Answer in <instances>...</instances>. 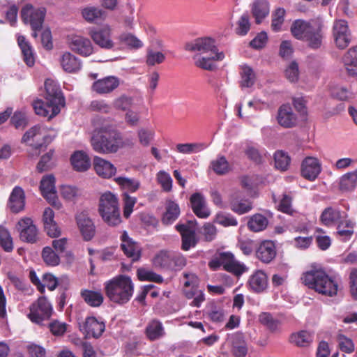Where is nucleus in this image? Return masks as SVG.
Wrapping results in <instances>:
<instances>
[{
	"label": "nucleus",
	"instance_id": "nucleus-19",
	"mask_svg": "<svg viewBox=\"0 0 357 357\" xmlns=\"http://www.w3.org/2000/svg\"><path fill=\"white\" fill-rule=\"evenodd\" d=\"M54 184V176L53 175H47L43 177L40 185V190L43 197L52 205H55L57 200Z\"/></svg>",
	"mask_w": 357,
	"mask_h": 357
},
{
	"label": "nucleus",
	"instance_id": "nucleus-45",
	"mask_svg": "<svg viewBox=\"0 0 357 357\" xmlns=\"http://www.w3.org/2000/svg\"><path fill=\"white\" fill-rule=\"evenodd\" d=\"M41 257L44 263L48 266H56L60 263L59 255L50 246L43 248Z\"/></svg>",
	"mask_w": 357,
	"mask_h": 357
},
{
	"label": "nucleus",
	"instance_id": "nucleus-38",
	"mask_svg": "<svg viewBox=\"0 0 357 357\" xmlns=\"http://www.w3.org/2000/svg\"><path fill=\"white\" fill-rule=\"evenodd\" d=\"M342 218L341 212L339 210L328 207L324 210L320 216L321 222L326 227H331L335 224H339Z\"/></svg>",
	"mask_w": 357,
	"mask_h": 357
},
{
	"label": "nucleus",
	"instance_id": "nucleus-23",
	"mask_svg": "<svg viewBox=\"0 0 357 357\" xmlns=\"http://www.w3.org/2000/svg\"><path fill=\"white\" fill-rule=\"evenodd\" d=\"M257 258L263 263L269 264L276 257V248L272 241H264L256 250Z\"/></svg>",
	"mask_w": 357,
	"mask_h": 357
},
{
	"label": "nucleus",
	"instance_id": "nucleus-41",
	"mask_svg": "<svg viewBox=\"0 0 357 357\" xmlns=\"http://www.w3.org/2000/svg\"><path fill=\"white\" fill-rule=\"evenodd\" d=\"M268 219L260 213L252 215L248 222V228L254 232H259L264 230L268 226Z\"/></svg>",
	"mask_w": 357,
	"mask_h": 357
},
{
	"label": "nucleus",
	"instance_id": "nucleus-46",
	"mask_svg": "<svg viewBox=\"0 0 357 357\" xmlns=\"http://www.w3.org/2000/svg\"><path fill=\"white\" fill-rule=\"evenodd\" d=\"M289 341L298 347H307L312 342V336L307 331H301L291 334Z\"/></svg>",
	"mask_w": 357,
	"mask_h": 357
},
{
	"label": "nucleus",
	"instance_id": "nucleus-40",
	"mask_svg": "<svg viewBox=\"0 0 357 357\" xmlns=\"http://www.w3.org/2000/svg\"><path fill=\"white\" fill-rule=\"evenodd\" d=\"M61 63L63 69L68 73H75L81 68L79 60L70 52L63 54Z\"/></svg>",
	"mask_w": 357,
	"mask_h": 357
},
{
	"label": "nucleus",
	"instance_id": "nucleus-16",
	"mask_svg": "<svg viewBox=\"0 0 357 357\" xmlns=\"http://www.w3.org/2000/svg\"><path fill=\"white\" fill-rule=\"evenodd\" d=\"M89 35L93 42L102 49L110 50L114 47V43L111 38V29L109 26L91 30Z\"/></svg>",
	"mask_w": 357,
	"mask_h": 357
},
{
	"label": "nucleus",
	"instance_id": "nucleus-9",
	"mask_svg": "<svg viewBox=\"0 0 357 357\" xmlns=\"http://www.w3.org/2000/svg\"><path fill=\"white\" fill-rule=\"evenodd\" d=\"M53 314V307L46 297L40 296L29 306L27 317L31 322L42 324L50 319Z\"/></svg>",
	"mask_w": 357,
	"mask_h": 357
},
{
	"label": "nucleus",
	"instance_id": "nucleus-32",
	"mask_svg": "<svg viewBox=\"0 0 357 357\" xmlns=\"http://www.w3.org/2000/svg\"><path fill=\"white\" fill-rule=\"evenodd\" d=\"M344 66L350 76L357 75V46L350 48L342 57Z\"/></svg>",
	"mask_w": 357,
	"mask_h": 357
},
{
	"label": "nucleus",
	"instance_id": "nucleus-56",
	"mask_svg": "<svg viewBox=\"0 0 357 357\" xmlns=\"http://www.w3.org/2000/svg\"><path fill=\"white\" fill-rule=\"evenodd\" d=\"M215 222L225 227L238 225L237 220L232 215L223 212L216 214Z\"/></svg>",
	"mask_w": 357,
	"mask_h": 357
},
{
	"label": "nucleus",
	"instance_id": "nucleus-44",
	"mask_svg": "<svg viewBox=\"0 0 357 357\" xmlns=\"http://www.w3.org/2000/svg\"><path fill=\"white\" fill-rule=\"evenodd\" d=\"M259 321L272 333L280 331V321L275 319L269 312H261L259 316Z\"/></svg>",
	"mask_w": 357,
	"mask_h": 357
},
{
	"label": "nucleus",
	"instance_id": "nucleus-28",
	"mask_svg": "<svg viewBox=\"0 0 357 357\" xmlns=\"http://www.w3.org/2000/svg\"><path fill=\"white\" fill-rule=\"evenodd\" d=\"M248 284L252 291L263 292L268 287L267 275L264 271L258 270L250 276Z\"/></svg>",
	"mask_w": 357,
	"mask_h": 357
},
{
	"label": "nucleus",
	"instance_id": "nucleus-12",
	"mask_svg": "<svg viewBox=\"0 0 357 357\" xmlns=\"http://www.w3.org/2000/svg\"><path fill=\"white\" fill-rule=\"evenodd\" d=\"M79 327L80 331L87 338L98 339L105 330V323L95 317H88Z\"/></svg>",
	"mask_w": 357,
	"mask_h": 357
},
{
	"label": "nucleus",
	"instance_id": "nucleus-61",
	"mask_svg": "<svg viewBox=\"0 0 357 357\" xmlns=\"http://www.w3.org/2000/svg\"><path fill=\"white\" fill-rule=\"evenodd\" d=\"M202 149L203 145L197 143L178 144L176 145L177 151L183 154L196 153L201 151Z\"/></svg>",
	"mask_w": 357,
	"mask_h": 357
},
{
	"label": "nucleus",
	"instance_id": "nucleus-42",
	"mask_svg": "<svg viewBox=\"0 0 357 357\" xmlns=\"http://www.w3.org/2000/svg\"><path fill=\"white\" fill-rule=\"evenodd\" d=\"M357 185V169L344 174L340 181V190L341 191L353 190Z\"/></svg>",
	"mask_w": 357,
	"mask_h": 357
},
{
	"label": "nucleus",
	"instance_id": "nucleus-27",
	"mask_svg": "<svg viewBox=\"0 0 357 357\" xmlns=\"http://www.w3.org/2000/svg\"><path fill=\"white\" fill-rule=\"evenodd\" d=\"M190 201L192 211L198 218H206L210 215V210L206 207L205 199L200 193L192 194Z\"/></svg>",
	"mask_w": 357,
	"mask_h": 357
},
{
	"label": "nucleus",
	"instance_id": "nucleus-51",
	"mask_svg": "<svg viewBox=\"0 0 357 357\" xmlns=\"http://www.w3.org/2000/svg\"><path fill=\"white\" fill-rule=\"evenodd\" d=\"M251 27L250 17L248 13L243 14L236 22L235 33L240 36H244L248 34Z\"/></svg>",
	"mask_w": 357,
	"mask_h": 357
},
{
	"label": "nucleus",
	"instance_id": "nucleus-59",
	"mask_svg": "<svg viewBox=\"0 0 357 357\" xmlns=\"http://www.w3.org/2000/svg\"><path fill=\"white\" fill-rule=\"evenodd\" d=\"M338 346L340 349L344 353L351 354L354 352L355 346L351 339L344 335L340 334L337 336Z\"/></svg>",
	"mask_w": 357,
	"mask_h": 357
},
{
	"label": "nucleus",
	"instance_id": "nucleus-3",
	"mask_svg": "<svg viewBox=\"0 0 357 357\" xmlns=\"http://www.w3.org/2000/svg\"><path fill=\"white\" fill-rule=\"evenodd\" d=\"M93 149L99 153H116L123 146L121 134L115 130L106 127L96 129L91 139Z\"/></svg>",
	"mask_w": 357,
	"mask_h": 357
},
{
	"label": "nucleus",
	"instance_id": "nucleus-62",
	"mask_svg": "<svg viewBox=\"0 0 357 357\" xmlns=\"http://www.w3.org/2000/svg\"><path fill=\"white\" fill-rule=\"evenodd\" d=\"M83 17L88 22H93L102 17V10L91 7L83 9L82 12Z\"/></svg>",
	"mask_w": 357,
	"mask_h": 357
},
{
	"label": "nucleus",
	"instance_id": "nucleus-25",
	"mask_svg": "<svg viewBox=\"0 0 357 357\" xmlns=\"http://www.w3.org/2000/svg\"><path fill=\"white\" fill-rule=\"evenodd\" d=\"M25 206V194L20 186H15L9 197L8 207L15 213L22 211Z\"/></svg>",
	"mask_w": 357,
	"mask_h": 357
},
{
	"label": "nucleus",
	"instance_id": "nucleus-10",
	"mask_svg": "<svg viewBox=\"0 0 357 357\" xmlns=\"http://www.w3.org/2000/svg\"><path fill=\"white\" fill-rule=\"evenodd\" d=\"M17 229L20 238L28 243H36L39 241V233L36 226L30 218H24L19 220Z\"/></svg>",
	"mask_w": 357,
	"mask_h": 357
},
{
	"label": "nucleus",
	"instance_id": "nucleus-63",
	"mask_svg": "<svg viewBox=\"0 0 357 357\" xmlns=\"http://www.w3.org/2000/svg\"><path fill=\"white\" fill-rule=\"evenodd\" d=\"M90 110L108 114L111 111V107L104 100H94L89 105Z\"/></svg>",
	"mask_w": 357,
	"mask_h": 357
},
{
	"label": "nucleus",
	"instance_id": "nucleus-64",
	"mask_svg": "<svg viewBox=\"0 0 357 357\" xmlns=\"http://www.w3.org/2000/svg\"><path fill=\"white\" fill-rule=\"evenodd\" d=\"M285 77L291 82H296L298 79V65L296 61H291L284 71Z\"/></svg>",
	"mask_w": 357,
	"mask_h": 357
},
{
	"label": "nucleus",
	"instance_id": "nucleus-49",
	"mask_svg": "<svg viewBox=\"0 0 357 357\" xmlns=\"http://www.w3.org/2000/svg\"><path fill=\"white\" fill-rule=\"evenodd\" d=\"M137 274L140 281H150L158 284H161L163 282V278L160 275L149 269L144 268H139Z\"/></svg>",
	"mask_w": 357,
	"mask_h": 357
},
{
	"label": "nucleus",
	"instance_id": "nucleus-8",
	"mask_svg": "<svg viewBox=\"0 0 357 357\" xmlns=\"http://www.w3.org/2000/svg\"><path fill=\"white\" fill-rule=\"evenodd\" d=\"M46 14L44 7L34 8L31 4H26L21 10V17L25 24L29 23L33 30L31 36L37 38V31L42 29Z\"/></svg>",
	"mask_w": 357,
	"mask_h": 357
},
{
	"label": "nucleus",
	"instance_id": "nucleus-15",
	"mask_svg": "<svg viewBox=\"0 0 357 357\" xmlns=\"http://www.w3.org/2000/svg\"><path fill=\"white\" fill-rule=\"evenodd\" d=\"M321 166L318 159L314 157H306L301 164V175L305 179L313 181L321 173Z\"/></svg>",
	"mask_w": 357,
	"mask_h": 357
},
{
	"label": "nucleus",
	"instance_id": "nucleus-26",
	"mask_svg": "<svg viewBox=\"0 0 357 357\" xmlns=\"http://www.w3.org/2000/svg\"><path fill=\"white\" fill-rule=\"evenodd\" d=\"M229 204L231 210L238 215L245 214L252 208V203L249 200L241 199L240 191L234 192L231 195Z\"/></svg>",
	"mask_w": 357,
	"mask_h": 357
},
{
	"label": "nucleus",
	"instance_id": "nucleus-55",
	"mask_svg": "<svg viewBox=\"0 0 357 357\" xmlns=\"http://www.w3.org/2000/svg\"><path fill=\"white\" fill-rule=\"evenodd\" d=\"M0 245L7 252L13 250V238L10 232L4 227H0Z\"/></svg>",
	"mask_w": 357,
	"mask_h": 357
},
{
	"label": "nucleus",
	"instance_id": "nucleus-34",
	"mask_svg": "<svg viewBox=\"0 0 357 357\" xmlns=\"http://www.w3.org/2000/svg\"><path fill=\"white\" fill-rule=\"evenodd\" d=\"M312 21L307 22L303 20H296L291 25L290 31L292 36L299 40H303L312 26Z\"/></svg>",
	"mask_w": 357,
	"mask_h": 357
},
{
	"label": "nucleus",
	"instance_id": "nucleus-36",
	"mask_svg": "<svg viewBox=\"0 0 357 357\" xmlns=\"http://www.w3.org/2000/svg\"><path fill=\"white\" fill-rule=\"evenodd\" d=\"M180 208L174 201H168L166 204L165 212L162 217V222L165 225H172L179 216Z\"/></svg>",
	"mask_w": 357,
	"mask_h": 357
},
{
	"label": "nucleus",
	"instance_id": "nucleus-2",
	"mask_svg": "<svg viewBox=\"0 0 357 357\" xmlns=\"http://www.w3.org/2000/svg\"><path fill=\"white\" fill-rule=\"evenodd\" d=\"M105 295L116 304L129 302L134 293V284L130 276L118 275L104 283Z\"/></svg>",
	"mask_w": 357,
	"mask_h": 357
},
{
	"label": "nucleus",
	"instance_id": "nucleus-4",
	"mask_svg": "<svg viewBox=\"0 0 357 357\" xmlns=\"http://www.w3.org/2000/svg\"><path fill=\"white\" fill-rule=\"evenodd\" d=\"M98 213L107 225H119L121 222V217L116 195L109 191L102 194L99 199Z\"/></svg>",
	"mask_w": 357,
	"mask_h": 357
},
{
	"label": "nucleus",
	"instance_id": "nucleus-21",
	"mask_svg": "<svg viewBox=\"0 0 357 357\" xmlns=\"http://www.w3.org/2000/svg\"><path fill=\"white\" fill-rule=\"evenodd\" d=\"M70 49L83 56H88L93 53V46L89 39L79 36H73L69 42Z\"/></svg>",
	"mask_w": 357,
	"mask_h": 357
},
{
	"label": "nucleus",
	"instance_id": "nucleus-18",
	"mask_svg": "<svg viewBox=\"0 0 357 357\" xmlns=\"http://www.w3.org/2000/svg\"><path fill=\"white\" fill-rule=\"evenodd\" d=\"M188 225L177 224L176 229L180 233L181 236L182 245L181 249L185 251L189 250L191 248L195 247L197 244L195 231L190 229V224L192 221H188Z\"/></svg>",
	"mask_w": 357,
	"mask_h": 357
},
{
	"label": "nucleus",
	"instance_id": "nucleus-47",
	"mask_svg": "<svg viewBox=\"0 0 357 357\" xmlns=\"http://www.w3.org/2000/svg\"><path fill=\"white\" fill-rule=\"evenodd\" d=\"M211 167L218 175H225L230 170L229 162L223 155L218 156L215 160H212Z\"/></svg>",
	"mask_w": 357,
	"mask_h": 357
},
{
	"label": "nucleus",
	"instance_id": "nucleus-13",
	"mask_svg": "<svg viewBox=\"0 0 357 357\" xmlns=\"http://www.w3.org/2000/svg\"><path fill=\"white\" fill-rule=\"evenodd\" d=\"M45 100L59 107L65 106V98L59 84L52 79L45 81Z\"/></svg>",
	"mask_w": 357,
	"mask_h": 357
},
{
	"label": "nucleus",
	"instance_id": "nucleus-6",
	"mask_svg": "<svg viewBox=\"0 0 357 357\" xmlns=\"http://www.w3.org/2000/svg\"><path fill=\"white\" fill-rule=\"evenodd\" d=\"M153 265L165 271H177L185 266V257L181 253L160 250L153 259Z\"/></svg>",
	"mask_w": 357,
	"mask_h": 357
},
{
	"label": "nucleus",
	"instance_id": "nucleus-54",
	"mask_svg": "<svg viewBox=\"0 0 357 357\" xmlns=\"http://www.w3.org/2000/svg\"><path fill=\"white\" fill-rule=\"evenodd\" d=\"M114 181L122 188L128 190L131 192H136L140 187V182L132 178L119 176L115 178Z\"/></svg>",
	"mask_w": 357,
	"mask_h": 357
},
{
	"label": "nucleus",
	"instance_id": "nucleus-14",
	"mask_svg": "<svg viewBox=\"0 0 357 357\" xmlns=\"http://www.w3.org/2000/svg\"><path fill=\"white\" fill-rule=\"evenodd\" d=\"M119 85V78L109 75L95 81L91 86V89L98 94H107L116 89Z\"/></svg>",
	"mask_w": 357,
	"mask_h": 357
},
{
	"label": "nucleus",
	"instance_id": "nucleus-39",
	"mask_svg": "<svg viewBox=\"0 0 357 357\" xmlns=\"http://www.w3.org/2000/svg\"><path fill=\"white\" fill-rule=\"evenodd\" d=\"M17 43L22 50L24 62L29 66H33L35 59L30 43L26 40L24 36H19L17 37Z\"/></svg>",
	"mask_w": 357,
	"mask_h": 357
},
{
	"label": "nucleus",
	"instance_id": "nucleus-58",
	"mask_svg": "<svg viewBox=\"0 0 357 357\" xmlns=\"http://www.w3.org/2000/svg\"><path fill=\"white\" fill-rule=\"evenodd\" d=\"M213 57V55H208V56H201L199 57L195 61V66L199 68L213 71L217 68L216 65L213 63L214 61H216Z\"/></svg>",
	"mask_w": 357,
	"mask_h": 357
},
{
	"label": "nucleus",
	"instance_id": "nucleus-30",
	"mask_svg": "<svg viewBox=\"0 0 357 357\" xmlns=\"http://www.w3.org/2000/svg\"><path fill=\"white\" fill-rule=\"evenodd\" d=\"M96 172L101 177L109 178L116 174V167L109 161L96 157L93 160Z\"/></svg>",
	"mask_w": 357,
	"mask_h": 357
},
{
	"label": "nucleus",
	"instance_id": "nucleus-35",
	"mask_svg": "<svg viewBox=\"0 0 357 357\" xmlns=\"http://www.w3.org/2000/svg\"><path fill=\"white\" fill-rule=\"evenodd\" d=\"M70 162L73 169L77 172H84L87 170L91 161L88 155L83 151H75L70 158Z\"/></svg>",
	"mask_w": 357,
	"mask_h": 357
},
{
	"label": "nucleus",
	"instance_id": "nucleus-29",
	"mask_svg": "<svg viewBox=\"0 0 357 357\" xmlns=\"http://www.w3.org/2000/svg\"><path fill=\"white\" fill-rule=\"evenodd\" d=\"M183 276L185 279L183 282V292L188 299H191L197 293V288L199 287V280L192 273L184 272Z\"/></svg>",
	"mask_w": 357,
	"mask_h": 357
},
{
	"label": "nucleus",
	"instance_id": "nucleus-22",
	"mask_svg": "<svg viewBox=\"0 0 357 357\" xmlns=\"http://www.w3.org/2000/svg\"><path fill=\"white\" fill-rule=\"evenodd\" d=\"M296 116L289 105H282L278 111L277 121L284 128H293L296 124Z\"/></svg>",
	"mask_w": 357,
	"mask_h": 357
},
{
	"label": "nucleus",
	"instance_id": "nucleus-20",
	"mask_svg": "<svg viewBox=\"0 0 357 357\" xmlns=\"http://www.w3.org/2000/svg\"><path fill=\"white\" fill-rule=\"evenodd\" d=\"M76 221L84 239L86 241L91 240L96 233L91 219L86 213L81 212L76 215Z\"/></svg>",
	"mask_w": 357,
	"mask_h": 357
},
{
	"label": "nucleus",
	"instance_id": "nucleus-50",
	"mask_svg": "<svg viewBox=\"0 0 357 357\" xmlns=\"http://www.w3.org/2000/svg\"><path fill=\"white\" fill-rule=\"evenodd\" d=\"M133 98L126 94H121L112 102V106L116 110L126 112L133 105Z\"/></svg>",
	"mask_w": 357,
	"mask_h": 357
},
{
	"label": "nucleus",
	"instance_id": "nucleus-31",
	"mask_svg": "<svg viewBox=\"0 0 357 357\" xmlns=\"http://www.w3.org/2000/svg\"><path fill=\"white\" fill-rule=\"evenodd\" d=\"M269 11L270 6L267 0H257L253 2L251 12L256 24H261L264 19L268 15Z\"/></svg>",
	"mask_w": 357,
	"mask_h": 357
},
{
	"label": "nucleus",
	"instance_id": "nucleus-37",
	"mask_svg": "<svg viewBox=\"0 0 357 357\" xmlns=\"http://www.w3.org/2000/svg\"><path fill=\"white\" fill-rule=\"evenodd\" d=\"M145 333L147 338L151 341L160 338L165 334L162 323L157 319L151 320L146 327Z\"/></svg>",
	"mask_w": 357,
	"mask_h": 357
},
{
	"label": "nucleus",
	"instance_id": "nucleus-24",
	"mask_svg": "<svg viewBox=\"0 0 357 357\" xmlns=\"http://www.w3.org/2000/svg\"><path fill=\"white\" fill-rule=\"evenodd\" d=\"M121 248L124 254L132 259V261H137L141 257V251L135 242H134L124 231L121 236Z\"/></svg>",
	"mask_w": 357,
	"mask_h": 357
},
{
	"label": "nucleus",
	"instance_id": "nucleus-17",
	"mask_svg": "<svg viewBox=\"0 0 357 357\" xmlns=\"http://www.w3.org/2000/svg\"><path fill=\"white\" fill-rule=\"evenodd\" d=\"M33 107L37 115L47 117L48 119L56 116L61 111V107L50 101L44 102L42 100L37 99L33 101Z\"/></svg>",
	"mask_w": 357,
	"mask_h": 357
},
{
	"label": "nucleus",
	"instance_id": "nucleus-48",
	"mask_svg": "<svg viewBox=\"0 0 357 357\" xmlns=\"http://www.w3.org/2000/svg\"><path fill=\"white\" fill-rule=\"evenodd\" d=\"M274 162L276 169L284 172L290 165L291 158L284 151L278 150L274 153Z\"/></svg>",
	"mask_w": 357,
	"mask_h": 357
},
{
	"label": "nucleus",
	"instance_id": "nucleus-33",
	"mask_svg": "<svg viewBox=\"0 0 357 357\" xmlns=\"http://www.w3.org/2000/svg\"><path fill=\"white\" fill-rule=\"evenodd\" d=\"M231 351L235 357H245L248 347L243 333H236L231 337Z\"/></svg>",
	"mask_w": 357,
	"mask_h": 357
},
{
	"label": "nucleus",
	"instance_id": "nucleus-60",
	"mask_svg": "<svg viewBox=\"0 0 357 357\" xmlns=\"http://www.w3.org/2000/svg\"><path fill=\"white\" fill-rule=\"evenodd\" d=\"M165 59V56L160 52H154L149 49L146 54V63L149 66L162 63Z\"/></svg>",
	"mask_w": 357,
	"mask_h": 357
},
{
	"label": "nucleus",
	"instance_id": "nucleus-7",
	"mask_svg": "<svg viewBox=\"0 0 357 357\" xmlns=\"http://www.w3.org/2000/svg\"><path fill=\"white\" fill-rule=\"evenodd\" d=\"M185 50L189 52H199L201 54L213 55L214 59L222 61L225 58L223 52H219L213 39L211 38H199L185 45Z\"/></svg>",
	"mask_w": 357,
	"mask_h": 357
},
{
	"label": "nucleus",
	"instance_id": "nucleus-52",
	"mask_svg": "<svg viewBox=\"0 0 357 357\" xmlns=\"http://www.w3.org/2000/svg\"><path fill=\"white\" fill-rule=\"evenodd\" d=\"M285 13L286 11L283 8H278L273 13L271 27L274 32H279L282 30Z\"/></svg>",
	"mask_w": 357,
	"mask_h": 357
},
{
	"label": "nucleus",
	"instance_id": "nucleus-5",
	"mask_svg": "<svg viewBox=\"0 0 357 357\" xmlns=\"http://www.w3.org/2000/svg\"><path fill=\"white\" fill-rule=\"evenodd\" d=\"M208 267L212 271H217L220 267L233 275L239 278L243 273L248 271V267L238 261L231 252H217L208 262Z\"/></svg>",
	"mask_w": 357,
	"mask_h": 357
},
{
	"label": "nucleus",
	"instance_id": "nucleus-57",
	"mask_svg": "<svg viewBox=\"0 0 357 357\" xmlns=\"http://www.w3.org/2000/svg\"><path fill=\"white\" fill-rule=\"evenodd\" d=\"M50 142V137L46 135L45 130L40 126V129H38L35 139L30 143V146L34 149L38 150L41 149L43 146H46V144Z\"/></svg>",
	"mask_w": 357,
	"mask_h": 357
},
{
	"label": "nucleus",
	"instance_id": "nucleus-53",
	"mask_svg": "<svg viewBox=\"0 0 357 357\" xmlns=\"http://www.w3.org/2000/svg\"><path fill=\"white\" fill-rule=\"evenodd\" d=\"M241 85L243 87H250L255 83V75L253 70L248 66H243L241 70Z\"/></svg>",
	"mask_w": 357,
	"mask_h": 357
},
{
	"label": "nucleus",
	"instance_id": "nucleus-43",
	"mask_svg": "<svg viewBox=\"0 0 357 357\" xmlns=\"http://www.w3.org/2000/svg\"><path fill=\"white\" fill-rule=\"evenodd\" d=\"M81 296L88 305L92 307H98L103 302V296L99 291L84 289L81 291Z\"/></svg>",
	"mask_w": 357,
	"mask_h": 357
},
{
	"label": "nucleus",
	"instance_id": "nucleus-11",
	"mask_svg": "<svg viewBox=\"0 0 357 357\" xmlns=\"http://www.w3.org/2000/svg\"><path fill=\"white\" fill-rule=\"evenodd\" d=\"M324 37L323 23L313 20L312 26L303 41L306 43L309 48L318 50L321 47Z\"/></svg>",
	"mask_w": 357,
	"mask_h": 357
},
{
	"label": "nucleus",
	"instance_id": "nucleus-1",
	"mask_svg": "<svg viewBox=\"0 0 357 357\" xmlns=\"http://www.w3.org/2000/svg\"><path fill=\"white\" fill-rule=\"evenodd\" d=\"M303 283L319 294L333 297L337 295L339 284L335 277L329 276L322 269H313L304 273Z\"/></svg>",
	"mask_w": 357,
	"mask_h": 357
}]
</instances>
